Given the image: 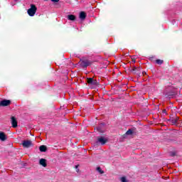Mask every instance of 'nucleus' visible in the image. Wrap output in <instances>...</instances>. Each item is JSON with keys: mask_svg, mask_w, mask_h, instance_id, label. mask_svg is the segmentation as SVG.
<instances>
[{"mask_svg": "<svg viewBox=\"0 0 182 182\" xmlns=\"http://www.w3.org/2000/svg\"><path fill=\"white\" fill-rule=\"evenodd\" d=\"M52 2H59V0H51Z\"/></svg>", "mask_w": 182, "mask_h": 182, "instance_id": "20", "label": "nucleus"}, {"mask_svg": "<svg viewBox=\"0 0 182 182\" xmlns=\"http://www.w3.org/2000/svg\"><path fill=\"white\" fill-rule=\"evenodd\" d=\"M164 95L166 97H168V99H173L177 93L176 92V88L173 86L166 87L164 91Z\"/></svg>", "mask_w": 182, "mask_h": 182, "instance_id": "1", "label": "nucleus"}, {"mask_svg": "<svg viewBox=\"0 0 182 182\" xmlns=\"http://www.w3.org/2000/svg\"><path fill=\"white\" fill-rule=\"evenodd\" d=\"M97 132H100V133H103V131L102 129H100V127H99L97 128Z\"/></svg>", "mask_w": 182, "mask_h": 182, "instance_id": "19", "label": "nucleus"}, {"mask_svg": "<svg viewBox=\"0 0 182 182\" xmlns=\"http://www.w3.org/2000/svg\"><path fill=\"white\" fill-rule=\"evenodd\" d=\"M178 121V119H177V117H176L171 120V124H177Z\"/></svg>", "mask_w": 182, "mask_h": 182, "instance_id": "14", "label": "nucleus"}, {"mask_svg": "<svg viewBox=\"0 0 182 182\" xmlns=\"http://www.w3.org/2000/svg\"><path fill=\"white\" fill-rule=\"evenodd\" d=\"M87 82L89 85H93L94 86H97V85H99L97 80H94L93 78H88Z\"/></svg>", "mask_w": 182, "mask_h": 182, "instance_id": "6", "label": "nucleus"}, {"mask_svg": "<svg viewBox=\"0 0 182 182\" xmlns=\"http://www.w3.org/2000/svg\"><path fill=\"white\" fill-rule=\"evenodd\" d=\"M80 65L81 68H87V66H90L92 65V62L89 60H80Z\"/></svg>", "mask_w": 182, "mask_h": 182, "instance_id": "3", "label": "nucleus"}, {"mask_svg": "<svg viewBox=\"0 0 182 182\" xmlns=\"http://www.w3.org/2000/svg\"><path fill=\"white\" fill-rule=\"evenodd\" d=\"M97 171H98V173H100V174H103L105 173V171L103 170H102V168H100V167L97 168Z\"/></svg>", "mask_w": 182, "mask_h": 182, "instance_id": "15", "label": "nucleus"}, {"mask_svg": "<svg viewBox=\"0 0 182 182\" xmlns=\"http://www.w3.org/2000/svg\"><path fill=\"white\" fill-rule=\"evenodd\" d=\"M107 138L105 137V136H99L97 139V144H102V146L106 144V143H107Z\"/></svg>", "mask_w": 182, "mask_h": 182, "instance_id": "4", "label": "nucleus"}, {"mask_svg": "<svg viewBox=\"0 0 182 182\" xmlns=\"http://www.w3.org/2000/svg\"><path fill=\"white\" fill-rule=\"evenodd\" d=\"M78 166H75V168H77Z\"/></svg>", "mask_w": 182, "mask_h": 182, "instance_id": "22", "label": "nucleus"}, {"mask_svg": "<svg viewBox=\"0 0 182 182\" xmlns=\"http://www.w3.org/2000/svg\"><path fill=\"white\" fill-rule=\"evenodd\" d=\"M11 124L12 127H18V121H16V118H15V117H11Z\"/></svg>", "mask_w": 182, "mask_h": 182, "instance_id": "7", "label": "nucleus"}, {"mask_svg": "<svg viewBox=\"0 0 182 182\" xmlns=\"http://www.w3.org/2000/svg\"><path fill=\"white\" fill-rule=\"evenodd\" d=\"M121 181L122 182H129V181L126 178V177L124 176H122L121 178H120Z\"/></svg>", "mask_w": 182, "mask_h": 182, "instance_id": "17", "label": "nucleus"}, {"mask_svg": "<svg viewBox=\"0 0 182 182\" xmlns=\"http://www.w3.org/2000/svg\"><path fill=\"white\" fill-rule=\"evenodd\" d=\"M80 19H82V21L86 19V13H85V11H81L80 13Z\"/></svg>", "mask_w": 182, "mask_h": 182, "instance_id": "11", "label": "nucleus"}, {"mask_svg": "<svg viewBox=\"0 0 182 182\" xmlns=\"http://www.w3.org/2000/svg\"><path fill=\"white\" fill-rule=\"evenodd\" d=\"M77 172L79 173V170H77Z\"/></svg>", "mask_w": 182, "mask_h": 182, "instance_id": "23", "label": "nucleus"}, {"mask_svg": "<svg viewBox=\"0 0 182 182\" xmlns=\"http://www.w3.org/2000/svg\"><path fill=\"white\" fill-rule=\"evenodd\" d=\"M11 105V100H3L0 102V107H5L6 106H9Z\"/></svg>", "mask_w": 182, "mask_h": 182, "instance_id": "5", "label": "nucleus"}, {"mask_svg": "<svg viewBox=\"0 0 182 182\" xmlns=\"http://www.w3.org/2000/svg\"><path fill=\"white\" fill-rule=\"evenodd\" d=\"M156 63H157V65H163V60H156Z\"/></svg>", "mask_w": 182, "mask_h": 182, "instance_id": "18", "label": "nucleus"}, {"mask_svg": "<svg viewBox=\"0 0 182 182\" xmlns=\"http://www.w3.org/2000/svg\"><path fill=\"white\" fill-rule=\"evenodd\" d=\"M40 151H46V146L45 145H41L39 147Z\"/></svg>", "mask_w": 182, "mask_h": 182, "instance_id": "13", "label": "nucleus"}, {"mask_svg": "<svg viewBox=\"0 0 182 182\" xmlns=\"http://www.w3.org/2000/svg\"><path fill=\"white\" fill-rule=\"evenodd\" d=\"M39 163H40L41 166H43V167H46V166H47L46 159H40Z\"/></svg>", "mask_w": 182, "mask_h": 182, "instance_id": "10", "label": "nucleus"}, {"mask_svg": "<svg viewBox=\"0 0 182 182\" xmlns=\"http://www.w3.org/2000/svg\"><path fill=\"white\" fill-rule=\"evenodd\" d=\"M68 19L69 21H75L76 19V16H75V15H68Z\"/></svg>", "mask_w": 182, "mask_h": 182, "instance_id": "12", "label": "nucleus"}, {"mask_svg": "<svg viewBox=\"0 0 182 182\" xmlns=\"http://www.w3.org/2000/svg\"><path fill=\"white\" fill-rule=\"evenodd\" d=\"M126 134H127V136H129V135H130V134H133V130L129 129L128 131H127Z\"/></svg>", "mask_w": 182, "mask_h": 182, "instance_id": "16", "label": "nucleus"}, {"mask_svg": "<svg viewBox=\"0 0 182 182\" xmlns=\"http://www.w3.org/2000/svg\"><path fill=\"white\" fill-rule=\"evenodd\" d=\"M36 11H38L36 6H35V4H31V8L28 9L27 14L29 15V16H35Z\"/></svg>", "mask_w": 182, "mask_h": 182, "instance_id": "2", "label": "nucleus"}, {"mask_svg": "<svg viewBox=\"0 0 182 182\" xmlns=\"http://www.w3.org/2000/svg\"><path fill=\"white\" fill-rule=\"evenodd\" d=\"M133 62H134V63H136V60H134Z\"/></svg>", "mask_w": 182, "mask_h": 182, "instance_id": "21", "label": "nucleus"}, {"mask_svg": "<svg viewBox=\"0 0 182 182\" xmlns=\"http://www.w3.org/2000/svg\"><path fill=\"white\" fill-rule=\"evenodd\" d=\"M0 140H1V141H5V140H6V135H5V133L0 132Z\"/></svg>", "mask_w": 182, "mask_h": 182, "instance_id": "9", "label": "nucleus"}, {"mask_svg": "<svg viewBox=\"0 0 182 182\" xmlns=\"http://www.w3.org/2000/svg\"><path fill=\"white\" fill-rule=\"evenodd\" d=\"M31 146H32V141H23V147H31Z\"/></svg>", "mask_w": 182, "mask_h": 182, "instance_id": "8", "label": "nucleus"}]
</instances>
